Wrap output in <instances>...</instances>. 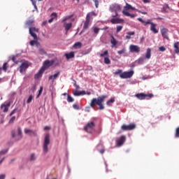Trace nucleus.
<instances>
[{"instance_id":"obj_1","label":"nucleus","mask_w":179,"mask_h":179,"mask_svg":"<svg viewBox=\"0 0 179 179\" xmlns=\"http://www.w3.org/2000/svg\"><path fill=\"white\" fill-rule=\"evenodd\" d=\"M106 98H107V96L102 95L101 96H98V99H92V100H91V103H90V106L92 108H94L96 105H98L99 106V110H103L105 107L103 103Z\"/></svg>"},{"instance_id":"obj_2","label":"nucleus","mask_w":179,"mask_h":179,"mask_svg":"<svg viewBox=\"0 0 179 179\" xmlns=\"http://www.w3.org/2000/svg\"><path fill=\"white\" fill-rule=\"evenodd\" d=\"M137 20L141 22L143 26H147L148 24H150V30L155 34H157L159 33V30L157 29V24H154V22H151L150 20H147L146 21H144L143 18H137Z\"/></svg>"},{"instance_id":"obj_3","label":"nucleus","mask_w":179,"mask_h":179,"mask_svg":"<svg viewBox=\"0 0 179 179\" xmlns=\"http://www.w3.org/2000/svg\"><path fill=\"white\" fill-rule=\"evenodd\" d=\"M54 62L53 61H49V60H46L44 63H43V66L41 68V69L39 71L38 73H37L35 76V78L38 79L39 78H41L42 76V74L43 73V72L45 71L46 69L49 68L50 66H51L53 64Z\"/></svg>"},{"instance_id":"obj_4","label":"nucleus","mask_w":179,"mask_h":179,"mask_svg":"<svg viewBox=\"0 0 179 179\" xmlns=\"http://www.w3.org/2000/svg\"><path fill=\"white\" fill-rule=\"evenodd\" d=\"M129 10H136L135 7H132L131 4H128V3H126V6L124 7V10H122V14L124 16L130 17L131 18H134L136 17L135 14H130L129 13Z\"/></svg>"},{"instance_id":"obj_5","label":"nucleus","mask_w":179,"mask_h":179,"mask_svg":"<svg viewBox=\"0 0 179 179\" xmlns=\"http://www.w3.org/2000/svg\"><path fill=\"white\" fill-rule=\"evenodd\" d=\"M96 123L94 122H88L87 125L84 127V131L88 134H92V131L95 130Z\"/></svg>"},{"instance_id":"obj_6","label":"nucleus","mask_w":179,"mask_h":179,"mask_svg":"<svg viewBox=\"0 0 179 179\" xmlns=\"http://www.w3.org/2000/svg\"><path fill=\"white\" fill-rule=\"evenodd\" d=\"M50 136L49 134H47L45 136L43 146V152L45 154L48 152V145H50Z\"/></svg>"},{"instance_id":"obj_7","label":"nucleus","mask_w":179,"mask_h":179,"mask_svg":"<svg viewBox=\"0 0 179 179\" xmlns=\"http://www.w3.org/2000/svg\"><path fill=\"white\" fill-rule=\"evenodd\" d=\"M154 96L152 94H145L143 93H140L135 94V97H136L139 100H144V99H150Z\"/></svg>"},{"instance_id":"obj_8","label":"nucleus","mask_w":179,"mask_h":179,"mask_svg":"<svg viewBox=\"0 0 179 179\" xmlns=\"http://www.w3.org/2000/svg\"><path fill=\"white\" fill-rule=\"evenodd\" d=\"M134 74V71H124L122 74H120V78L122 79H127V78H131Z\"/></svg>"},{"instance_id":"obj_9","label":"nucleus","mask_w":179,"mask_h":179,"mask_svg":"<svg viewBox=\"0 0 179 179\" xmlns=\"http://www.w3.org/2000/svg\"><path fill=\"white\" fill-rule=\"evenodd\" d=\"M110 10L116 13L115 15H113V17H115L118 16L117 12L121 10V7L119 4H112L110 6Z\"/></svg>"},{"instance_id":"obj_10","label":"nucleus","mask_w":179,"mask_h":179,"mask_svg":"<svg viewBox=\"0 0 179 179\" xmlns=\"http://www.w3.org/2000/svg\"><path fill=\"white\" fill-rule=\"evenodd\" d=\"M136 124L131 123L129 125L123 124L122 125V131H131L136 129Z\"/></svg>"},{"instance_id":"obj_11","label":"nucleus","mask_w":179,"mask_h":179,"mask_svg":"<svg viewBox=\"0 0 179 179\" xmlns=\"http://www.w3.org/2000/svg\"><path fill=\"white\" fill-rule=\"evenodd\" d=\"M39 31L38 28H35V27H29V34L35 40L37 39V35L35 33H38Z\"/></svg>"},{"instance_id":"obj_12","label":"nucleus","mask_w":179,"mask_h":179,"mask_svg":"<svg viewBox=\"0 0 179 179\" xmlns=\"http://www.w3.org/2000/svg\"><path fill=\"white\" fill-rule=\"evenodd\" d=\"M160 32L162 34V36L163 38H166V40H169V29L167 28H161Z\"/></svg>"},{"instance_id":"obj_13","label":"nucleus","mask_w":179,"mask_h":179,"mask_svg":"<svg viewBox=\"0 0 179 179\" xmlns=\"http://www.w3.org/2000/svg\"><path fill=\"white\" fill-rule=\"evenodd\" d=\"M125 141H126V136H120V138L116 140V145H117V146L120 147L124 145Z\"/></svg>"},{"instance_id":"obj_14","label":"nucleus","mask_w":179,"mask_h":179,"mask_svg":"<svg viewBox=\"0 0 179 179\" xmlns=\"http://www.w3.org/2000/svg\"><path fill=\"white\" fill-rule=\"evenodd\" d=\"M140 50H141V48L138 46H137V45H131L129 46V51L131 52L138 53V52H140Z\"/></svg>"},{"instance_id":"obj_15","label":"nucleus","mask_w":179,"mask_h":179,"mask_svg":"<svg viewBox=\"0 0 179 179\" xmlns=\"http://www.w3.org/2000/svg\"><path fill=\"white\" fill-rule=\"evenodd\" d=\"M29 66L27 62L22 63L20 66V73H22L23 72H24Z\"/></svg>"},{"instance_id":"obj_16","label":"nucleus","mask_w":179,"mask_h":179,"mask_svg":"<svg viewBox=\"0 0 179 179\" xmlns=\"http://www.w3.org/2000/svg\"><path fill=\"white\" fill-rule=\"evenodd\" d=\"M90 22V17L89 15H87V17H85V22H84V27H83V29L84 30H86L89 27V24Z\"/></svg>"},{"instance_id":"obj_17","label":"nucleus","mask_w":179,"mask_h":179,"mask_svg":"<svg viewBox=\"0 0 179 179\" xmlns=\"http://www.w3.org/2000/svg\"><path fill=\"white\" fill-rule=\"evenodd\" d=\"M24 133L26 134H29V136H37V134L36 131H33V130H31V129H24Z\"/></svg>"},{"instance_id":"obj_18","label":"nucleus","mask_w":179,"mask_h":179,"mask_svg":"<svg viewBox=\"0 0 179 179\" xmlns=\"http://www.w3.org/2000/svg\"><path fill=\"white\" fill-rule=\"evenodd\" d=\"M110 44H112V45L110 46L112 48H115L117 44V41L113 36H110Z\"/></svg>"},{"instance_id":"obj_19","label":"nucleus","mask_w":179,"mask_h":179,"mask_svg":"<svg viewBox=\"0 0 179 179\" xmlns=\"http://www.w3.org/2000/svg\"><path fill=\"white\" fill-rule=\"evenodd\" d=\"M65 57H66V59L69 60L70 59H73L75 57V52H71L70 53L65 54Z\"/></svg>"},{"instance_id":"obj_20","label":"nucleus","mask_w":179,"mask_h":179,"mask_svg":"<svg viewBox=\"0 0 179 179\" xmlns=\"http://www.w3.org/2000/svg\"><path fill=\"white\" fill-rule=\"evenodd\" d=\"M10 103H8L6 105V104L1 105V108L3 110L4 113H6V112H8V107H10Z\"/></svg>"},{"instance_id":"obj_21","label":"nucleus","mask_w":179,"mask_h":179,"mask_svg":"<svg viewBox=\"0 0 179 179\" xmlns=\"http://www.w3.org/2000/svg\"><path fill=\"white\" fill-rule=\"evenodd\" d=\"M57 13H52L51 14V19L48 20V22H49V23H52V22L54 21V20H55V19H57Z\"/></svg>"},{"instance_id":"obj_22","label":"nucleus","mask_w":179,"mask_h":179,"mask_svg":"<svg viewBox=\"0 0 179 179\" xmlns=\"http://www.w3.org/2000/svg\"><path fill=\"white\" fill-rule=\"evenodd\" d=\"M64 27L66 31V34L70 30V29L72 27V22H69V24H66V22L64 23Z\"/></svg>"},{"instance_id":"obj_23","label":"nucleus","mask_w":179,"mask_h":179,"mask_svg":"<svg viewBox=\"0 0 179 179\" xmlns=\"http://www.w3.org/2000/svg\"><path fill=\"white\" fill-rule=\"evenodd\" d=\"M59 75H60V72L59 71L56 74H55L54 76H50L49 77V80L54 81L55 79H57L59 76Z\"/></svg>"},{"instance_id":"obj_24","label":"nucleus","mask_w":179,"mask_h":179,"mask_svg":"<svg viewBox=\"0 0 179 179\" xmlns=\"http://www.w3.org/2000/svg\"><path fill=\"white\" fill-rule=\"evenodd\" d=\"M175 53H179V42H176L173 45Z\"/></svg>"},{"instance_id":"obj_25","label":"nucleus","mask_w":179,"mask_h":179,"mask_svg":"<svg viewBox=\"0 0 179 179\" xmlns=\"http://www.w3.org/2000/svg\"><path fill=\"white\" fill-rule=\"evenodd\" d=\"M151 58V49L148 48L145 54V59H150Z\"/></svg>"},{"instance_id":"obj_26","label":"nucleus","mask_w":179,"mask_h":179,"mask_svg":"<svg viewBox=\"0 0 179 179\" xmlns=\"http://www.w3.org/2000/svg\"><path fill=\"white\" fill-rule=\"evenodd\" d=\"M121 21L122 20H120V18H112V20H110V22L113 24H119Z\"/></svg>"},{"instance_id":"obj_27","label":"nucleus","mask_w":179,"mask_h":179,"mask_svg":"<svg viewBox=\"0 0 179 179\" xmlns=\"http://www.w3.org/2000/svg\"><path fill=\"white\" fill-rule=\"evenodd\" d=\"M73 48L76 50L80 49L82 48V43L80 42H77L73 45Z\"/></svg>"},{"instance_id":"obj_28","label":"nucleus","mask_w":179,"mask_h":179,"mask_svg":"<svg viewBox=\"0 0 179 179\" xmlns=\"http://www.w3.org/2000/svg\"><path fill=\"white\" fill-rule=\"evenodd\" d=\"M135 35V32L132 31V32H127V35L125 36L126 39L129 40L131 39V36H134Z\"/></svg>"},{"instance_id":"obj_29","label":"nucleus","mask_w":179,"mask_h":179,"mask_svg":"<svg viewBox=\"0 0 179 179\" xmlns=\"http://www.w3.org/2000/svg\"><path fill=\"white\" fill-rule=\"evenodd\" d=\"M98 148H101V150H99V153L103 154L105 152V148L103 144H98Z\"/></svg>"},{"instance_id":"obj_30","label":"nucleus","mask_w":179,"mask_h":179,"mask_svg":"<svg viewBox=\"0 0 179 179\" xmlns=\"http://www.w3.org/2000/svg\"><path fill=\"white\" fill-rule=\"evenodd\" d=\"M34 24V20H28V21H27L26 24L29 27H31L33 26Z\"/></svg>"},{"instance_id":"obj_31","label":"nucleus","mask_w":179,"mask_h":179,"mask_svg":"<svg viewBox=\"0 0 179 179\" xmlns=\"http://www.w3.org/2000/svg\"><path fill=\"white\" fill-rule=\"evenodd\" d=\"M99 57H108V50H105L102 54H99Z\"/></svg>"},{"instance_id":"obj_32","label":"nucleus","mask_w":179,"mask_h":179,"mask_svg":"<svg viewBox=\"0 0 179 179\" xmlns=\"http://www.w3.org/2000/svg\"><path fill=\"white\" fill-rule=\"evenodd\" d=\"M87 16L90 17V19H91L92 16H97V13H95V11H91V13H88V14H87Z\"/></svg>"},{"instance_id":"obj_33","label":"nucleus","mask_w":179,"mask_h":179,"mask_svg":"<svg viewBox=\"0 0 179 179\" xmlns=\"http://www.w3.org/2000/svg\"><path fill=\"white\" fill-rule=\"evenodd\" d=\"M169 10H170V7H169V4H164V6L163 7V10L165 13H169Z\"/></svg>"},{"instance_id":"obj_34","label":"nucleus","mask_w":179,"mask_h":179,"mask_svg":"<svg viewBox=\"0 0 179 179\" xmlns=\"http://www.w3.org/2000/svg\"><path fill=\"white\" fill-rule=\"evenodd\" d=\"M103 63L106 64H110L111 63L108 57H105V58H103Z\"/></svg>"},{"instance_id":"obj_35","label":"nucleus","mask_w":179,"mask_h":179,"mask_svg":"<svg viewBox=\"0 0 179 179\" xmlns=\"http://www.w3.org/2000/svg\"><path fill=\"white\" fill-rule=\"evenodd\" d=\"M115 101V98H112L111 99L108 100V101H106V105L111 106L110 104L113 103Z\"/></svg>"},{"instance_id":"obj_36","label":"nucleus","mask_w":179,"mask_h":179,"mask_svg":"<svg viewBox=\"0 0 179 179\" xmlns=\"http://www.w3.org/2000/svg\"><path fill=\"white\" fill-rule=\"evenodd\" d=\"M39 54L41 55H47V52L45 51L43 48H40L38 50Z\"/></svg>"},{"instance_id":"obj_37","label":"nucleus","mask_w":179,"mask_h":179,"mask_svg":"<svg viewBox=\"0 0 179 179\" xmlns=\"http://www.w3.org/2000/svg\"><path fill=\"white\" fill-rule=\"evenodd\" d=\"M17 133H18V136H19L18 140H20L22 138V130L20 127L17 129Z\"/></svg>"},{"instance_id":"obj_38","label":"nucleus","mask_w":179,"mask_h":179,"mask_svg":"<svg viewBox=\"0 0 179 179\" xmlns=\"http://www.w3.org/2000/svg\"><path fill=\"white\" fill-rule=\"evenodd\" d=\"M123 29V27L122 25H117L116 27V32L119 33Z\"/></svg>"},{"instance_id":"obj_39","label":"nucleus","mask_w":179,"mask_h":179,"mask_svg":"<svg viewBox=\"0 0 179 179\" xmlns=\"http://www.w3.org/2000/svg\"><path fill=\"white\" fill-rule=\"evenodd\" d=\"M67 101L69 103H72L74 101V99L71 95L68 94Z\"/></svg>"},{"instance_id":"obj_40","label":"nucleus","mask_w":179,"mask_h":179,"mask_svg":"<svg viewBox=\"0 0 179 179\" xmlns=\"http://www.w3.org/2000/svg\"><path fill=\"white\" fill-rule=\"evenodd\" d=\"M36 159V156L34 153L31 154V156H30V159L29 160L30 161H34Z\"/></svg>"},{"instance_id":"obj_41","label":"nucleus","mask_w":179,"mask_h":179,"mask_svg":"<svg viewBox=\"0 0 179 179\" xmlns=\"http://www.w3.org/2000/svg\"><path fill=\"white\" fill-rule=\"evenodd\" d=\"M145 62V59L144 58H139L138 59V64H143Z\"/></svg>"},{"instance_id":"obj_42","label":"nucleus","mask_w":179,"mask_h":179,"mask_svg":"<svg viewBox=\"0 0 179 179\" xmlns=\"http://www.w3.org/2000/svg\"><path fill=\"white\" fill-rule=\"evenodd\" d=\"M122 73V70H121V69H119V70H117V71L113 73V74H115V76L119 75L120 77Z\"/></svg>"},{"instance_id":"obj_43","label":"nucleus","mask_w":179,"mask_h":179,"mask_svg":"<svg viewBox=\"0 0 179 179\" xmlns=\"http://www.w3.org/2000/svg\"><path fill=\"white\" fill-rule=\"evenodd\" d=\"M43 87H41L39 91H38V94L37 95L36 98H39V96H41V94H42L43 92Z\"/></svg>"},{"instance_id":"obj_44","label":"nucleus","mask_w":179,"mask_h":179,"mask_svg":"<svg viewBox=\"0 0 179 179\" xmlns=\"http://www.w3.org/2000/svg\"><path fill=\"white\" fill-rule=\"evenodd\" d=\"M100 31V28H97V27H94V33L95 34H98Z\"/></svg>"},{"instance_id":"obj_45","label":"nucleus","mask_w":179,"mask_h":179,"mask_svg":"<svg viewBox=\"0 0 179 179\" xmlns=\"http://www.w3.org/2000/svg\"><path fill=\"white\" fill-rule=\"evenodd\" d=\"M175 137L179 138V127L176 128V129Z\"/></svg>"},{"instance_id":"obj_46","label":"nucleus","mask_w":179,"mask_h":179,"mask_svg":"<svg viewBox=\"0 0 179 179\" xmlns=\"http://www.w3.org/2000/svg\"><path fill=\"white\" fill-rule=\"evenodd\" d=\"M16 120V117L14 116V117H12L10 118V120H9V124H13L15 120Z\"/></svg>"},{"instance_id":"obj_47","label":"nucleus","mask_w":179,"mask_h":179,"mask_svg":"<svg viewBox=\"0 0 179 179\" xmlns=\"http://www.w3.org/2000/svg\"><path fill=\"white\" fill-rule=\"evenodd\" d=\"M33 99H34V96L32 95L29 96V99H27V103H30Z\"/></svg>"},{"instance_id":"obj_48","label":"nucleus","mask_w":179,"mask_h":179,"mask_svg":"<svg viewBox=\"0 0 179 179\" xmlns=\"http://www.w3.org/2000/svg\"><path fill=\"white\" fill-rule=\"evenodd\" d=\"M94 3H95V8H99V0H93Z\"/></svg>"},{"instance_id":"obj_49","label":"nucleus","mask_w":179,"mask_h":179,"mask_svg":"<svg viewBox=\"0 0 179 179\" xmlns=\"http://www.w3.org/2000/svg\"><path fill=\"white\" fill-rule=\"evenodd\" d=\"M125 52H126L125 49H122V50L117 51V54H119V55H122V54H124Z\"/></svg>"},{"instance_id":"obj_50","label":"nucleus","mask_w":179,"mask_h":179,"mask_svg":"<svg viewBox=\"0 0 179 179\" xmlns=\"http://www.w3.org/2000/svg\"><path fill=\"white\" fill-rule=\"evenodd\" d=\"M73 17V15H67L64 20H63V22H66V20L71 19Z\"/></svg>"},{"instance_id":"obj_51","label":"nucleus","mask_w":179,"mask_h":179,"mask_svg":"<svg viewBox=\"0 0 179 179\" xmlns=\"http://www.w3.org/2000/svg\"><path fill=\"white\" fill-rule=\"evenodd\" d=\"M136 11L139 13H141L142 15H148V13H146V11H141V10H136Z\"/></svg>"},{"instance_id":"obj_52","label":"nucleus","mask_w":179,"mask_h":179,"mask_svg":"<svg viewBox=\"0 0 179 179\" xmlns=\"http://www.w3.org/2000/svg\"><path fill=\"white\" fill-rule=\"evenodd\" d=\"M4 120H3V115H0V124H3Z\"/></svg>"},{"instance_id":"obj_53","label":"nucleus","mask_w":179,"mask_h":179,"mask_svg":"<svg viewBox=\"0 0 179 179\" xmlns=\"http://www.w3.org/2000/svg\"><path fill=\"white\" fill-rule=\"evenodd\" d=\"M159 50L161 52H164L166 51V48L164 46H161L160 48H159Z\"/></svg>"},{"instance_id":"obj_54","label":"nucleus","mask_w":179,"mask_h":179,"mask_svg":"<svg viewBox=\"0 0 179 179\" xmlns=\"http://www.w3.org/2000/svg\"><path fill=\"white\" fill-rule=\"evenodd\" d=\"M7 65L8 64L7 63H5L3 66V70L6 71H7Z\"/></svg>"},{"instance_id":"obj_55","label":"nucleus","mask_w":179,"mask_h":179,"mask_svg":"<svg viewBox=\"0 0 179 179\" xmlns=\"http://www.w3.org/2000/svg\"><path fill=\"white\" fill-rule=\"evenodd\" d=\"M75 96H80L81 93L79 91H76V92L73 93Z\"/></svg>"},{"instance_id":"obj_56","label":"nucleus","mask_w":179,"mask_h":179,"mask_svg":"<svg viewBox=\"0 0 179 179\" xmlns=\"http://www.w3.org/2000/svg\"><path fill=\"white\" fill-rule=\"evenodd\" d=\"M8 152L7 150H3L0 152V155H5Z\"/></svg>"},{"instance_id":"obj_57","label":"nucleus","mask_w":179,"mask_h":179,"mask_svg":"<svg viewBox=\"0 0 179 179\" xmlns=\"http://www.w3.org/2000/svg\"><path fill=\"white\" fill-rule=\"evenodd\" d=\"M36 43H37V41H31L30 42V45H31V46H34L35 44H36Z\"/></svg>"},{"instance_id":"obj_58","label":"nucleus","mask_w":179,"mask_h":179,"mask_svg":"<svg viewBox=\"0 0 179 179\" xmlns=\"http://www.w3.org/2000/svg\"><path fill=\"white\" fill-rule=\"evenodd\" d=\"M73 108L76 109V110H79V106H78V105H76V104H74V105L73 106Z\"/></svg>"},{"instance_id":"obj_59","label":"nucleus","mask_w":179,"mask_h":179,"mask_svg":"<svg viewBox=\"0 0 179 179\" xmlns=\"http://www.w3.org/2000/svg\"><path fill=\"white\" fill-rule=\"evenodd\" d=\"M6 175L5 174H1L0 175V179H5Z\"/></svg>"},{"instance_id":"obj_60","label":"nucleus","mask_w":179,"mask_h":179,"mask_svg":"<svg viewBox=\"0 0 179 179\" xmlns=\"http://www.w3.org/2000/svg\"><path fill=\"white\" fill-rule=\"evenodd\" d=\"M143 2L144 3H150V0H143Z\"/></svg>"},{"instance_id":"obj_61","label":"nucleus","mask_w":179,"mask_h":179,"mask_svg":"<svg viewBox=\"0 0 179 179\" xmlns=\"http://www.w3.org/2000/svg\"><path fill=\"white\" fill-rule=\"evenodd\" d=\"M16 110H17L16 108L14 109V110L11 112V113L10 114V115L12 116V115L15 113Z\"/></svg>"},{"instance_id":"obj_62","label":"nucleus","mask_w":179,"mask_h":179,"mask_svg":"<svg viewBox=\"0 0 179 179\" xmlns=\"http://www.w3.org/2000/svg\"><path fill=\"white\" fill-rule=\"evenodd\" d=\"M50 127H48V126H46L45 128H44V130L46 131V130H50Z\"/></svg>"},{"instance_id":"obj_63","label":"nucleus","mask_w":179,"mask_h":179,"mask_svg":"<svg viewBox=\"0 0 179 179\" xmlns=\"http://www.w3.org/2000/svg\"><path fill=\"white\" fill-rule=\"evenodd\" d=\"M15 131H12V136H13V138H15Z\"/></svg>"},{"instance_id":"obj_64","label":"nucleus","mask_w":179,"mask_h":179,"mask_svg":"<svg viewBox=\"0 0 179 179\" xmlns=\"http://www.w3.org/2000/svg\"><path fill=\"white\" fill-rule=\"evenodd\" d=\"M80 93H81V95L86 94V92L85 91H81Z\"/></svg>"}]
</instances>
